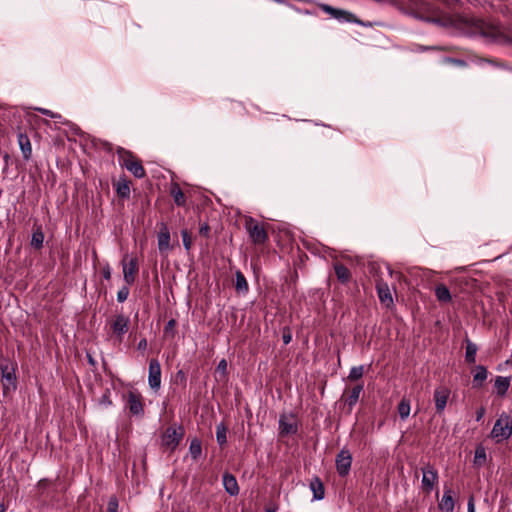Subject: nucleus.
I'll list each match as a JSON object with an SVG mask.
<instances>
[{"label": "nucleus", "instance_id": "17", "mask_svg": "<svg viewBox=\"0 0 512 512\" xmlns=\"http://www.w3.org/2000/svg\"><path fill=\"white\" fill-rule=\"evenodd\" d=\"M455 501L452 497V490L445 489L441 500L438 503V508L441 512H453Z\"/></svg>", "mask_w": 512, "mask_h": 512}, {"label": "nucleus", "instance_id": "16", "mask_svg": "<svg viewBox=\"0 0 512 512\" xmlns=\"http://www.w3.org/2000/svg\"><path fill=\"white\" fill-rule=\"evenodd\" d=\"M158 248L161 253L170 249V232L166 224L161 223L158 233Z\"/></svg>", "mask_w": 512, "mask_h": 512}, {"label": "nucleus", "instance_id": "12", "mask_svg": "<svg viewBox=\"0 0 512 512\" xmlns=\"http://www.w3.org/2000/svg\"><path fill=\"white\" fill-rule=\"evenodd\" d=\"M122 265L124 281L127 285H132L138 273V261L136 258H131L128 262L123 261Z\"/></svg>", "mask_w": 512, "mask_h": 512}, {"label": "nucleus", "instance_id": "6", "mask_svg": "<svg viewBox=\"0 0 512 512\" xmlns=\"http://www.w3.org/2000/svg\"><path fill=\"white\" fill-rule=\"evenodd\" d=\"M129 323V317L124 314H118L110 321L111 330L119 341H122L124 335L128 332Z\"/></svg>", "mask_w": 512, "mask_h": 512}, {"label": "nucleus", "instance_id": "48", "mask_svg": "<svg viewBox=\"0 0 512 512\" xmlns=\"http://www.w3.org/2000/svg\"><path fill=\"white\" fill-rule=\"evenodd\" d=\"M147 348V340L146 339H141L137 345V349L138 350H142V351H145Z\"/></svg>", "mask_w": 512, "mask_h": 512}, {"label": "nucleus", "instance_id": "32", "mask_svg": "<svg viewBox=\"0 0 512 512\" xmlns=\"http://www.w3.org/2000/svg\"><path fill=\"white\" fill-rule=\"evenodd\" d=\"M487 455L483 446H478L475 450L474 465L481 467L486 463Z\"/></svg>", "mask_w": 512, "mask_h": 512}, {"label": "nucleus", "instance_id": "43", "mask_svg": "<svg viewBox=\"0 0 512 512\" xmlns=\"http://www.w3.org/2000/svg\"><path fill=\"white\" fill-rule=\"evenodd\" d=\"M37 111L42 113L43 115L49 116L51 118H56L58 115L53 113L51 110L45 109V108H37Z\"/></svg>", "mask_w": 512, "mask_h": 512}, {"label": "nucleus", "instance_id": "37", "mask_svg": "<svg viewBox=\"0 0 512 512\" xmlns=\"http://www.w3.org/2000/svg\"><path fill=\"white\" fill-rule=\"evenodd\" d=\"M175 327H176V320L175 319H170L165 327H164V334L166 336H171V337H174L175 335Z\"/></svg>", "mask_w": 512, "mask_h": 512}, {"label": "nucleus", "instance_id": "35", "mask_svg": "<svg viewBox=\"0 0 512 512\" xmlns=\"http://www.w3.org/2000/svg\"><path fill=\"white\" fill-rule=\"evenodd\" d=\"M398 413L401 419L408 418L410 414V402L406 399H402L398 404Z\"/></svg>", "mask_w": 512, "mask_h": 512}, {"label": "nucleus", "instance_id": "10", "mask_svg": "<svg viewBox=\"0 0 512 512\" xmlns=\"http://www.w3.org/2000/svg\"><path fill=\"white\" fill-rule=\"evenodd\" d=\"M422 473L423 476L421 482L423 490L430 493L438 482V472L432 465L427 464L422 468Z\"/></svg>", "mask_w": 512, "mask_h": 512}, {"label": "nucleus", "instance_id": "45", "mask_svg": "<svg viewBox=\"0 0 512 512\" xmlns=\"http://www.w3.org/2000/svg\"><path fill=\"white\" fill-rule=\"evenodd\" d=\"M467 512H475V503L472 496L468 499Z\"/></svg>", "mask_w": 512, "mask_h": 512}, {"label": "nucleus", "instance_id": "13", "mask_svg": "<svg viewBox=\"0 0 512 512\" xmlns=\"http://www.w3.org/2000/svg\"><path fill=\"white\" fill-rule=\"evenodd\" d=\"M376 290L381 304L387 308L391 307L394 301L388 284L382 280H378L376 282Z\"/></svg>", "mask_w": 512, "mask_h": 512}, {"label": "nucleus", "instance_id": "31", "mask_svg": "<svg viewBox=\"0 0 512 512\" xmlns=\"http://www.w3.org/2000/svg\"><path fill=\"white\" fill-rule=\"evenodd\" d=\"M216 440L220 446L227 443V427L224 423H219L216 426Z\"/></svg>", "mask_w": 512, "mask_h": 512}, {"label": "nucleus", "instance_id": "41", "mask_svg": "<svg viewBox=\"0 0 512 512\" xmlns=\"http://www.w3.org/2000/svg\"><path fill=\"white\" fill-rule=\"evenodd\" d=\"M118 502L115 497L111 498L108 502L107 512H117Z\"/></svg>", "mask_w": 512, "mask_h": 512}, {"label": "nucleus", "instance_id": "11", "mask_svg": "<svg viewBox=\"0 0 512 512\" xmlns=\"http://www.w3.org/2000/svg\"><path fill=\"white\" fill-rule=\"evenodd\" d=\"M148 383L151 389L157 391L161 386V366L158 360L151 359L149 362Z\"/></svg>", "mask_w": 512, "mask_h": 512}, {"label": "nucleus", "instance_id": "30", "mask_svg": "<svg viewBox=\"0 0 512 512\" xmlns=\"http://www.w3.org/2000/svg\"><path fill=\"white\" fill-rule=\"evenodd\" d=\"M2 378L7 382V384H4V390L9 389V385H11L13 388L16 387V376L14 371H9L7 367L2 368Z\"/></svg>", "mask_w": 512, "mask_h": 512}, {"label": "nucleus", "instance_id": "4", "mask_svg": "<svg viewBox=\"0 0 512 512\" xmlns=\"http://www.w3.org/2000/svg\"><path fill=\"white\" fill-rule=\"evenodd\" d=\"M183 436L184 429L182 426H169L162 435V445L173 451L178 446Z\"/></svg>", "mask_w": 512, "mask_h": 512}, {"label": "nucleus", "instance_id": "46", "mask_svg": "<svg viewBox=\"0 0 512 512\" xmlns=\"http://www.w3.org/2000/svg\"><path fill=\"white\" fill-rule=\"evenodd\" d=\"M226 369H227V362H226V360H225V359H222V360L219 362L218 366H217V370H219V371H221V372L225 373V372H226Z\"/></svg>", "mask_w": 512, "mask_h": 512}, {"label": "nucleus", "instance_id": "53", "mask_svg": "<svg viewBox=\"0 0 512 512\" xmlns=\"http://www.w3.org/2000/svg\"><path fill=\"white\" fill-rule=\"evenodd\" d=\"M275 2L277 3H282L283 1L282 0H274Z\"/></svg>", "mask_w": 512, "mask_h": 512}, {"label": "nucleus", "instance_id": "23", "mask_svg": "<svg viewBox=\"0 0 512 512\" xmlns=\"http://www.w3.org/2000/svg\"><path fill=\"white\" fill-rule=\"evenodd\" d=\"M334 271L339 281L347 283L350 280L351 273L349 269L341 263L334 265Z\"/></svg>", "mask_w": 512, "mask_h": 512}, {"label": "nucleus", "instance_id": "18", "mask_svg": "<svg viewBox=\"0 0 512 512\" xmlns=\"http://www.w3.org/2000/svg\"><path fill=\"white\" fill-rule=\"evenodd\" d=\"M223 485L225 491L231 495L235 496L239 493V486L236 478L230 473H224L223 475Z\"/></svg>", "mask_w": 512, "mask_h": 512}, {"label": "nucleus", "instance_id": "15", "mask_svg": "<svg viewBox=\"0 0 512 512\" xmlns=\"http://www.w3.org/2000/svg\"><path fill=\"white\" fill-rule=\"evenodd\" d=\"M457 21L460 24L474 28L476 31H478L482 34L485 33L486 24L480 18L468 17V16H458Z\"/></svg>", "mask_w": 512, "mask_h": 512}, {"label": "nucleus", "instance_id": "28", "mask_svg": "<svg viewBox=\"0 0 512 512\" xmlns=\"http://www.w3.org/2000/svg\"><path fill=\"white\" fill-rule=\"evenodd\" d=\"M487 369L482 366L478 365L475 369V373L473 375V383L475 387L482 386L483 382L487 379Z\"/></svg>", "mask_w": 512, "mask_h": 512}, {"label": "nucleus", "instance_id": "26", "mask_svg": "<svg viewBox=\"0 0 512 512\" xmlns=\"http://www.w3.org/2000/svg\"><path fill=\"white\" fill-rule=\"evenodd\" d=\"M435 296L440 302H449L451 300V294L448 287L444 284H438L435 287Z\"/></svg>", "mask_w": 512, "mask_h": 512}, {"label": "nucleus", "instance_id": "33", "mask_svg": "<svg viewBox=\"0 0 512 512\" xmlns=\"http://www.w3.org/2000/svg\"><path fill=\"white\" fill-rule=\"evenodd\" d=\"M311 489L313 491V497L316 500H321L324 498V487L322 482L319 479L311 482Z\"/></svg>", "mask_w": 512, "mask_h": 512}, {"label": "nucleus", "instance_id": "8", "mask_svg": "<svg viewBox=\"0 0 512 512\" xmlns=\"http://www.w3.org/2000/svg\"><path fill=\"white\" fill-rule=\"evenodd\" d=\"M336 470L341 477L347 476L352 465V454L348 449H342L336 456Z\"/></svg>", "mask_w": 512, "mask_h": 512}, {"label": "nucleus", "instance_id": "2", "mask_svg": "<svg viewBox=\"0 0 512 512\" xmlns=\"http://www.w3.org/2000/svg\"><path fill=\"white\" fill-rule=\"evenodd\" d=\"M245 228L249 234L251 241L254 244L260 245L264 244L268 239V234L262 224L258 221L249 217L245 221Z\"/></svg>", "mask_w": 512, "mask_h": 512}, {"label": "nucleus", "instance_id": "21", "mask_svg": "<svg viewBox=\"0 0 512 512\" xmlns=\"http://www.w3.org/2000/svg\"><path fill=\"white\" fill-rule=\"evenodd\" d=\"M363 384H358L352 388V390L349 392L348 396L346 397V404L349 406L350 409H352L356 403L359 400L360 394L363 391Z\"/></svg>", "mask_w": 512, "mask_h": 512}, {"label": "nucleus", "instance_id": "52", "mask_svg": "<svg viewBox=\"0 0 512 512\" xmlns=\"http://www.w3.org/2000/svg\"><path fill=\"white\" fill-rule=\"evenodd\" d=\"M6 511V508L4 506V504H0V512H5Z\"/></svg>", "mask_w": 512, "mask_h": 512}, {"label": "nucleus", "instance_id": "14", "mask_svg": "<svg viewBox=\"0 0 512 512\" xmlns=\"http://www.w3.org/2000/svg\"><path fill=\"white\" fill-rule=\"evenodd\" d=\"M297 423L293 415H281L279 418V430L281 435H292L297 432Z\"/></svg>", "mask_w": 512, "mask_h": 512}, {"label": "nucleus", "instance_id": "42", "mask_svg": "<svg viewBox=\"0 0 512 512\" xmlns=\"http://www.w3.org/2000/svg\"><path fill=\"white\" fill-rule=\"evenodd\" d=\"M210 232V227L207 223H204L199 228V233L204 237H208Z\"/></svg>", "mask_w": 512, "mask_h": 512}, {"label": "nucleus", "instance_id": "9", "mask_svg": "<svg viewBox=\"0 0 512 512\" xmlns=\"http://www.w3.org/2000/svg\"><path fill=\"white\" fill-rule=\"evenodd\" d=\"M318 7L325 13L329 14L332 18L339 22H356L355 16L349 11L334 8L328 4L320 3Z\"/></svg>", "mask_w": 512, "mask_h": 512}, {"label": "nucleus", "instance_id": "27", "mask_svg": "<svg viewBox=\"0 0 512 512\" xmlns=\"http://www.w3.org/2000/svg\"><path fill=\"white\" fill-rule=\"evenodd\" d=\"M170 193H171V196L173 197L176 205H178V206L185 205L186 199H185L184 193L182 192L180 186L177 183H174L171 186Z\"/></svg>", "mask_w": 512, "mask_h": 512}, {"label": "nucleus", "instance_id": "44", "mask_svg": "<svg viewBox=\"0 0 512 512\" xmlns=\"http://www.w3.org/2000/svg\"><path fill=\"white\" fill-rule=\"evenodd\" d=\"M102 274L106 280H109L111 278V268L108 264L103 267Z\"/></svg>", "mask_w": 512, "mask_h": 512}, {"label": "nucleus", "instance_id": "22", "mask_svg": "<svg viewBox=\"0 0 512 512\" xmlns=\"http://www.w3.org/2000/svg\"><path fill=\"white\" fill-rule=\"evenodd\" d=\"M235 289L239 293H247L249 290L248 282L240 270L235 272Z\"/></svg>", "mask_w": 512, "mask_h": 512}, {"label": "nucleus", "instance_id": "1", "mask_svg": "<svg viewBox=\"0 0 512 512\" xmlns=\"http://www.w3.org/2000/svg\"><path fill=\"white\" fill-rule=\"evenodd\" d=\"M119 163L131 172L136 178H144L145 169L140 160H138L130 151L120 148L117 152Z\"/></svg>", "mask_w": 512, "mask_h": 512}, {"label": "nucleus", "instance_id": "5", "mask_svg": "<svg viewBox=\"0 0 512 512\" xmlns=\"http://www.w3.org/2000/svg\"><path fill=\"white\" fill-rule=\"evenodd\" d=\"M126 407L132 415L142 417L144 415V405L141 394L136 391H129L126 396Z\"/></svg>", "mask_w": 512, "mask_h": 512}, {"label": "nucleus", "instance_id": "29", "mask_svg": "<svg viewBox=\"0 0 512 512\" xmlns=\"http://www.w3.org/2000/svg\"><path fill=\"white\" fill-rule=\"evenodd\" d=\"M477 345L470 340H466V352H465V360L473 364L476 361V353H477Z\"/></svg>", "mask_w": 512, "mask_h": 512}, {"label": "nucleus", "instance_id": "47", "mask_svg": "<svg viewBox=\"0 0 512 512\" xmlns=\"http://www.w3.org/2000/svg\"><path fill=\"white\" fill-rule=\"evenodd\" d=\"M485 415V408L480 407L476 412V421H481Z\"/></svg>", "mask_w": 512, "mask_h": 512}, {"label": "nucleus", "instance_id": "19", "mask_svg": "<svg viewBox=\"0 0 512 512\" xmlns=\"http://www.w3.org/2000/svg\"><path fill=\"white\" fill-rule=\"evenodd\" d=\"M18 143L23 154V158L28 160L32 154V147L30 140L26 134L20 133L18 135Z\"/></svg>", "mask_w": 512, "mask_h": 512}, {"label": "nucleus", "instance_id": "25", "mask_svg": "<svg viewBox=\"0 0 512 512\" xmlns=\"http://www.w3.org/2000/svg\"><path fill=\"white\" fill-rule=\"evenodd\" d=\"M116 192L121 198H128L130 196L129 181L125 178H120L115 184Z\"/></svg>", "mask_w": 512, "mask_h": 512}, {"label": "nucleus", "instance_id": "20", "mask_svg": "<svg viewBox=\"0 0 512 512\" xmlns=\"http://www.w3.org/2000/svg\"><path fill=\"white\" fill-rule=\"evenodd\" d=\"M44 238H45V236H44L42 227L37 226L33 230L30 245L34 249L39 250L43 247Z\"/></svg>", "mask_w": 512, "mask_h": 512}, {"label": "nucleus", "instance_id": "34", "mask_svg": "<svg viewBox=\"0 0 512 512\" xmlns=\"http://www.w3.org/2000/svg\"><path fill=\"white\" fill-rule=\"evenodd\" d=\"M189 453L194 460H197L202 453L201 442L198 439H193L189 446Z\"/></svg>", "mask_w": 512, "mask_h": 512}, {"label": "nucleus", "instance_id": "24", "mask_svg": "<svg viewBox=\"0 0 512 512\" xmlns=\"http://www.w3.org/2000/svg\"><path fill=\"white\" fill-rule=\"evenodd\" d=\"M510 386V378L509 377H503V376H497L495 379V388L497 391V394L500 396H503L506 394Z\"/></svg>", "mask_w": 512, "mask_h": 512}, {"label": "nucleus", "instance_id": "50", "mask_svg": "<svg viewBox=\"0 0 512 512\" xmlns=\"http://www.w3.org/2000/svg\"><path fill=\"white\" fill-rule=\"evenodd\" d=\"M291 338H292V337H291V335H290V334H287V335H286V334H284V335H283V341H284V343H285V344L290 343Z\"/></svg>", "mask_w": 512, "mask_h": 512}, {"label": "nucleus", "instance_id": "39", "mask_svg": "<svg viewBox=\"0 0 512 512\" xmlns=\"http://www.w3.org/2000/svg\"><path fill=\"white\" fill-rule=\"evenodd\" d=\"M415 7L419 11H423V12H433L434 11V9L432 8V6L429 3L424 2L422 0H416Z\"/></svg>", "mask_w": 512, "mask_h": 512}, {"label": "nucleus", "instance_id": "3", "mask_svg": "<svg viewBox=\"0 0 512 512\" xmlns=\"http://www.w3.org/2000/svg\"><path fill=\"white\" fill-rule=\"evenodd\" d=\"M512 434V419L506 415L502 414L497 421L495 422L493 429L491 431V435L493 438L499 440H506Z\"/></svg>", "mask_w": 512, "mask_h": 512}, {"label": "nucleus", "instance_id": "40", "mask_svg": "<svg viewBox=\"0 0 512 512\" xmlns=\"http://www.w3.org/2000/svg\"><path fill=\"white\" fill-rule=\"evenodd\" d=\"M129 285L127 286H123L122 288H120L117 292V301L122 303L124 301L127 300L128 296H129V288H128Z\"/></svg>", "mask_w": 512, "mask_h": 512}, {"label": "nucleus", "instance_id": "38", "mask_svg": "<svg viewBox=\"0 0 512 512\" xmlns=\"http://www.w3.org/2000/svg\"><path fill=\"white\" fill-rule=\"evenodd\" d=\"M181 236H182V242H183L184 248L187 251H189L191 249V246H192V240H191L190 234L188 233L187 230H182L181 231Z\"/></svg>", "mask_w": 512, "mask_h": 512}, {"label": "nucleus", "instance_id": "7", "mask_svg": "<svg viewBox=\"0 0 512 512\" xmlns=\"http://www.w3.org/2000/svg\"><path fill=\"white\" fill-rule=\"evenodd\" d=\"M450 395L451 390L447 386L440 385L435 388L433 393V400L437 414L441 415L444 412Z\"/></svg>", "mask_w": 512, "mask_h": 512}, {"label": "nucleus", "instance_id": "49", "mask_svg": "<svg viewBox=\"0 0 512 512\" xmlns=\"http://www.w3.org/2000/svg\"><path fill=\"white\" fill-rule=\"evenodd\" d=\"M446 61L454 63V64L459 65V66H464L465 65V61L460 60V59L448 58V59H446Z\"/></svg>", "mask_w": 512, "mask_h": 512}, {"label": "nucleus", "instance_id": "51", "mask_svg": "<svg viewBox=\"0 0 512 512\" xmlns=\"http://www.w3.org/2000/svg\"><path fill=\"white\" fill-rule=\"evenodd\" d=\"M265 512H276V508L268 507V508L265 509Z\"/></svg>", "mask_w": 512, "mask_h": 512}, {"label": "nucleus", "instance_id": "36", "mask_svg": "<svg viewBox=\"0 0 512 512\" xmlns=\"http://www.w3.org/2000/svg\"><path fill=\"white\" fill-rule=\"evenodd\" d=\"M363 374H364V366L363 365L353 366L350 369L348 379L350 381H356V380L360 379L363 376Z\"/></svg>", "mask_w": 512, "mask_h": 512}]
</instances>
